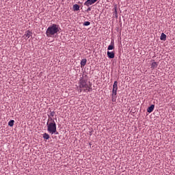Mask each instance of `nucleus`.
<instances>
[{
    "label": "nucleus",
    "instance_id": "4468645a",
    "mask_svg": "<svg viewBox=\"0 0 175 175\" xmlns=\"http://www.w3.org/2000/svg\"><path fill=\"white\" fill-rule=\"evenodd\" d=\"M14 120H12L8 122V126H14Z\"/></svg>",
    "mask_w": 175,
    "mask_h": 175
},
{
    "label": "nucleus",
    "instance_id": "7ed1b4c3",
    "mask_svg": "<svg viewBox=\"0 0 175 175\" xmlns=\"http://www.w3.org/2000/svg\"><path fill=\"white\" fill-rule=\"evenodd\" d=\"M46 125L49 133L51 135H58V132H57V124L54 120L51 118V122H48Z\"/></svg>",
    "mask_w": 175,
    "mask_h": 175
},
{
    "label": "nucleus",
    "instance_id": "6e6552de",
    "mask_svg": "<svg viewBox=\"0 0 175 175\" xmlns=\"http://www.w3.org/2000/svg\"><path fill=\"white\" fill-rule=\"evenodd\" d=\"M107 55L109 59H113L115 57V52L114 51H111V52L107 51Z\"/></svg>",
    "mask_w": 175,
    "mask_h": 175
},
{
    "label": "nucleus",
    "instance_id": "f03ea898",
    "mask_svg": "<svg viewBox=\"0 0 175 175\" xmlns=\"http://www.w3.org/2000/svg\"><path fill=\"white\" fill-rule=\"evenodd\" d=\"M61 28L59 25L56 24H52L46 30V36L49 38H54L56 34L60 32Z\"/></svg>",
    "mask_w": 175,
    "mask_h": 175
},
{
    "label": "nucleus",
    "instance_id": "2eb2a0df",
    "mask_svg": "<svg viewBox=\"0 0 175 175\" xmlns=\"http://www.w3.org/2000/svg\"><path fill=\"white\" fill-rule=\"evenodd\" d=\"M155 108V105H151L149 107H148L147 110H153Z\"/></svg>",
    "mask_w": 175,
    "mask_h": 175
},
{
    "label": "nucleus",
    "instance_id": "423d86ee",
    "mask_svg": "<svg viewBox=\"0 0 175 175\" xmlns=\"http://www.w3.org/2000/svg\"><path fill=\"white\" fill-rule=\"evenodd\" d=\"M32 34L33 33L30 30H28L25 31V33L23 36L25 37V40H28L32 36Z\"/></svg>",
    "mask_w": 175,
    "mask_h": 175
},
{
    "label": "nucleus",
    "instance_id": "a211bd4d",
    "mask_svg": "<svg viewBox=\"0 0 175 175\" xmlns=\"http://www.w3.org/2000/svg\"><path fill=\"white\" fill-rule=\"evenodd\" d=\"M92 10V8L90 7H89L88 9H87V12H90Z\"/></svg>",
    "mask_w": 175,
    "mask_h": 175
},
{
    "label": "nucleus",
    "instance_id": "6ab92c4d",
    "mask_svg": "<svg viewBox=\"0 0 175 175\" xmlns=\"http://www.w3.org/2000/svg\"><path fill=\"white\" fill-rule=\"evenodd\" d=\"M152 110H148V113H152Z\"/></svg>",
    "mask_w": 175,
    "mask_h": 175
},
{
    "label": "nucleus",
    "instance_id": "20e7f679",
    "mask_svg": "<svg viewBox=\"0 0 175 175\" xmlns=\"http://www.w3.org/2000/svg\"><path fill=\"white\" fill-rule=\"evenodd\" d=\"M118 82L115 81L113 85V89L111 92V102L116 103L118 99Z\"/></svg>",
    "mask_w": 175,
    "mask_h": 175
},
{
    "label": "nucleus",
    "instance_id": "dca6fc26",
    "mask_svg": "<svg viewBox=\"0 0 175 175\" xmlns=\"http://www.w3.org/2000/svg\"><path fill=\"white\" fill-rule=\"evenodd\" d=\"M90 24H91L90 22H89V21H85V22H84L83 25H84V26H89Z\"/></svg>",
    "mask_w": 175,
    "mask_h": 175
},
{
    "label": "nucleus",
    "instance_id": "39448f33",
    "mask_svg": "<svg viewBox=\"0 0 175 175\" xmlns=\"http://www.w3.org/2000/svg\"><path fill=\"white\" fill-rule=\"evenodd\" d=\"M97 1H98V0H87L84 3V5H85L87 7H90V5L94 4Z\"/></svg>",
    "mask_w": 175,
    "mask_h": 175
},
{
    "label": "nucleus",
    "instance_id": "9b49d317",
    "mask_svg": "<svg viewBox=\"0 0 175 175\" xmlns=\"http://www.w3.org/2000/svg\"><path fill=\"white\" fill-rule=\"evenodd\" d=\"M72 9L74 11H79L80 10V6L77 4H75L72 6Z\"/></svg>",
    "mask_w": 175,
    "mask_h": 175
},
{
    "label": "nucleus",
    "instance_id": "f8f14e48",
    "mask_svg": "<svg viewBox=\"0 0 175 175\" xmlns=\"http://www.w3.org/2000/svg\"><path fill=\"white\" fill-rule=\"evenodd\" d=\"M158 67V63H157V62H153L151 64V68L154 69L155 68Z\"/></svg>",
    "mask_w": 175,
    "mask_h": 175
},
{
    "label": "nucleus",
    "instance_id": "9d476101",
    "mask_svg": "<svg viewBox=\"0 0 175 175\" xmlns=\"http://www.w3.org/2000/svg\"><path fill=\"white\" fill-rule=\"evenodd\" d=\"M86 64H87V59H81V63H80L81 67L85 66L86 65Z\"/></svg>",
    "mask_w": 175,
    "mask_h": 175
},
{
    "label": "nucleus",
    "instance_id": "ddd939ff",
    "mask_svg": "<svg viewBox=\"0 0 175 175\" xmlns=\"http://www.w3.org/2000/svg\"><path fill=\"white\" fill-rule=\"evenodd\" d=\"M160 39L161 40H166V34L162 33Z\"/></svg>",
    "mask_w": 175,
    "mask_h": 175
},
{
    "label": "nucleus",
    "instance_id": "f257e3e1",
    "mask_svg": "<svg viewBox=\"0 0 175 175\" xmlns=\"http://www.w3.org/2000/svg\"><path fill=\"white\" fill-rule=\"evenodd\" d=\"M78 84L80 92H91L92 91V84L89 81V77L87 75L83 74L80 77Z\"/></svg>",
    "mask_w": 175,
    "mask_h": 175
},
{
    "label": "nucleus",
    "instance_id": "aec40b11",
    "mask_svg": "<svg viewBox=\"0 0 175 175\" xmlns=\"http://www.w3.org/2000/svg\"><path fill=\"white\" fill-rule=\"evenodd\" d=\"M115 12H116V14L118 13L117 9H115Z\"/></svg>",
    "mask_w": 175,
    "mask_h": 175
},
{
    "label": "nucleus",
    "instance_id": "0eeeda50",
    "mask_svg": "<svg viewBox=\"0 0 175 175\" xmlns=\"http://www.w3.org/2000/svg\"><path fill=\"white\" fill-rule=\"evenodd\" d=\"M115 49V42L113 40H111L110 45L108 46L107 50L111 51Z\"/></svg>",
    "mask_w": 175,
    "mask_h": 175
},
{
    "label": "nucleus",
    "instance_id": "1a4fd4ad",
    "mask_svg": "<svg viewBox=\"0 0 175 175\" xmlns=\"http://www.w3.org/2000/svg\"><path fill=\"white\" fill-rule=\"evenodd\" d=\"M42 137H43L44 139L49 140L50 139V135L48 133H44L42 135Z\"/></svg>",
    "mask_w": 175,
    "mask_h": 175
},
{
    "label": "nucleus",
    "instance_id": "f3484780",
    "mask_svg": "<svg viewBox=\"0 0 175 175\" xmlns=\"http://www.w3.org/2000/svg\"><path fill=\"white\" fill-rule=\"evenodd\" d=\"M55 114V112L54 111L50 112V116H51V117H54Z\"/></svg>",
    "mask_w": 175,
    "mask_h": 175
}]
</instances>
